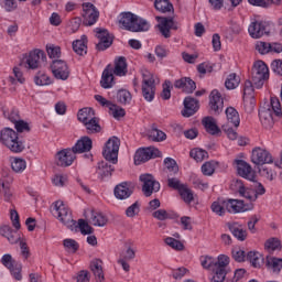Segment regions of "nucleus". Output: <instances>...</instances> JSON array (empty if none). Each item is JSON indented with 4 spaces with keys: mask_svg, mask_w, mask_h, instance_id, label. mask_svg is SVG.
I'll return each instance as SVG.
<instances>
[{
    "mask_svg": "<svg viewBox=\"0 0 282 282\" xmlns=\"http://www.w3.org/2000/svg\"><path fill=\"white\" fill-rule=\"evenodd\" d=\"M256 50L259 52V54H270L272 52V43L263 42V41H258L256 43Z\"/></svg>",
    "mask_w": 282,
    "mask_h": 282,
    "instance_id": "obj_54",
    "label": "nucleus"
},
{
    "mask_svg": "<svg viewBox=\"0 0 282 282\" xmlns=\"http://www.w3.org/2000/svg\"><path fill=\"white\" fill-rule=\"evenodd\" d=\"M251 162L257 166H263V164H272L274 159L268 150L263 148H254L251 153Z\"/></svg>",
    "mask_w": 282,
    "mask_h": 282,
    "instance_id": "obj_9",
    "label": "nucleus"
},
{
    "mask_svg": "<svg viewBox=\"0 0 282 282\" xmlns=\"http://www.w3.org/2000/svg\"><path fill=\"white\" fill-rule=\"evenodd\" d=\"M247 261H250L253 268H261V263H263V256L257 251H249L247 253Z\"/></svg>",
    "mask_w": 282,
    "mask_h": 282,
    "instance_id": "obj_40",
    "label": "nucleus"
},
{
    "mask_svg": "<svg viewBox=\"0 0 282 282\" xmlns=\"http://www.w3.org/2000/svg\"><path fill=\"white\" fill-rule=\"evenodd\" d=\"M227 213L231 215H237V213H247V210H252L254 206L252 204H245L241 199H225Z\"/></svg>",
    "mask_w": 282,
    "mask_h": 282,
    "instance_id": "obj_16",
    "label": "nucleus"
},
{
    "mask_svg": "<svg viewBox=\"0 0 282 282\" xmlns=\"http://www.w3.org/2000/svg\"><path fill=\"white\" fill-rule=\"evenodd\" d=\"M51 213L53 217H56V219L64 224L68 230H77L78 226L76 225V220L72 218V213H69V209L65 207L63 200L53 203Z\"/></svg>",
    "mask_w": 282,
    "mask_h": 282,
    "instance_id": "obj_3",
    "label": "nucleus"
},
{
    "mask_svg": "<svg viewBox=\"0 0 282 282\" xmlns=\"http://www.w3.org/2000/svg\"><path fill=\"white\" fill-rule=\"evenodd\" d=\"M165 243L170 246V248H173L174 250H182L184 248V243H182V241L172 237L165 238Z\"/></svg>",
    "mask_w": 282,
    "mask_h": 282,
    "instance_id": "obj_63",
    "label": "nucleus"
},
{
    "mask_svg": "<svg viewBox=\"0 0 282 282\" xmlns=\"http://www.w3.org/2000/svg\"><path fill=\"white\" fill-rule=\"evenodd\" d=\"M119 28L128 32H149L151 24L149 21L128 11L120 14Z\"/></svg>",
    "mask_w": 282,
    "mask_h": 282,
    "instance_id": "obj_1",
    "label": "nucleus"
},
{
    "mask_svg": "<svg viewBox=\"0 0 282 282\" xmlns=\"http://www.w3.org/2000/svg\"><path fill=\"white\" fill-rule=\"evenodd\" d=\"M109 111L116 120H120V118H124V116H127V111H124V109L122 107H120L116 104H112L109 107Z\"/></svg>",
    "mask_w": 282,
    "mask_h": 282,
    "instance_id": "obj_52",
    "label": "nucleus"
},
{
    "mask_svg": "<svg viewBox=\"0 0 282 282\" xmlns=\"http://www.w3.org/2000/svg\"><path fill=\"white\" fill-rule=\"evenodd\" d=\"M199 260L202 268H204L205 270H209V268H215V258L210 256H202Z\"/></svg>",
    "mask_w": 282,
    "mask_h": 282,
    "instance_id": "obj_62",
    "label": "nucleus"
},
{
    "mask_svg": "<svg viewBox=\"0 0 282 282\" xmlns=\"http://www.w3.org/2000/svg\"><path fill=\"white\" fill-rule=\"evenodd\" d=\"M89 268L97 282L105 281V272L102 271V260L94 259L93 261H90Z\"/></svg>",
    "mask_w": 282,
    "mask_h": 282,
    "instance_id": "obj_32",
    "label": "nucleus"
},
{
    "mask_svg": "<svg viewBox=\"0 0 282 282\" xmlns=\"http://www.w3.org/2000/svg\"><path fill=\"white\" fill-rule=\"evenodd\" d=\"M155 158H162V152L158 148H141L134 154V164L140 166V164L149 162V160H155Z\"/></svg>",
    "mask_w": 282,
    "mask_h": 282,
    "instance_id": "obj_6",
    "label": "nucleus"
},
{
    "mask_svg": "<svg viewBox=\"0 0 282 282\" xmlns=\"http://www.w3.org/2000/svg\"><path fill=\"white\" fill-rule=\"evenodd\" d=\"M137 215H140V203L139 202H134L132 205H130L126 209L127 217L133 218V217H137Z\"/></svg>",
    "mask_w": 282,
    "mask_h": 282,
    "instance_id": "obj_60",
    "label": "nucleus"
},
{
    "mask_svg": "<svg viewBox=\"0 0 282 282\" xmlns=\"http://www.w3.org/2000/svg\"><path fill=\"white\" fill-rule=\"evenodd\" d=\"M76 226L79 228L82 235H91L94 232V228L89 226V223L85 221V219H79Z\"/></svg>",
    "mask_w": 282,
    "mask_h": 282,
    "instance_id": "obj_58",
    "label": "nucleus"
},
{
    "mask_svg": "<svg viewBox=\"0 0 282 282\" xmlns=\"http://www.w3.org/2000/svg\"><path fill=\"white\" fill-rule=\"evenodd\" d=\"M191 158L196 162H204V160H208V152L202 149H194L189 152Z\"/></svg>",
    "mask_w": 282,
    "mask_h": 282,
    "instance_id": "obj_50",
    "label": "nucleus"
},
{
    "mask_svg": "<svg viewBox=\"0 0 282 282\" xmlns=\"http://www.w3.org/2000/svg\"><path fill=\"white\" fill-rule=\"evenodd\" d=\"M267 268H270L273 272H281L282 259L267 256Z\"/></svg>",
    "mask_w": 282,
    "mask_h": 282,
    "instance_id": "obj_46",
    "label": "nucleus"
},
{
    "mask_svg": "<svg viewBox=\"0 0 282 282\" xmlns=\"http://www.w3.org/2000/svg\"><path fill=\"white\" fill-rule=\"evenodd\" d=\"M202 124L205 128V131L209 133V135H217L218 133H221V129L217 126V120L213 117H205L202 120Z\"/></svg>",
    "mask_w": 282,
    "mask_h": 282,
    "instance_id": "obj_31",
    "label": "nucleus"
},
{
    "mask_svg": "<svg viewBox=\"0 0 282 282\" xmlns=\"http://www.w3.org/2000/svg\"><path fill=\"white\" fill-rule=\"evenodd\" d=\"M271 111H273V113L275 116H281L282 115V110H281V101L279 100V98L276 97H271Z\"/></svg>",
    "mask_w": 282,
    "mask_h": 282,
    "instance_id": "obj_64",
    "label": "nucleus"
},
{
    "mask_svg": "<svg viewBox=\"0 0 282 282\" xmlns=\"http://www.w3.org/2000/svg\"><path fill=\"white\" fill-rule=\"evenodd\" d=\"M47 56L42 50L32 51L26 58V69H39L41 67V61L45 63Z\"/></svg>",
    "mask_w": 282,
    "mask_h": 282,
    "instance_id": "obj_18",
    "label": "nucleus"
},
{
    "mask_svg": "<svg viewBox=\"0 0 282 282\" xmlns=\"http://www.w3.org/2000/svg\"><path fill=\"white\" fill-rule=\"evenodd\" d=\"M191 271L186 269L185 267H180L172 270V276L175 279V281H182L186 274H189Z\"/></svg>",
    "mask_w": 282,
    "mask_h": 282,
    "instance_id": "obj_56",
    "label": "nucleus"
},
{
    "mask_svg": "<svg viewBox=\"0 0 282 282\" xmlns=\"http://www.w3.org/2000/svg\"><path fill=\"white\" fill-rule=\"evenodd\" d=\"M264 246L269 252H274V250H281V240L279 238H270Z\"/></svg>",
    "mask_w": 282,
    "mask_h": 282,
    "instance_id": "obj_57",
    "label": "nucleus"
},
{
    "mask_svg": "<svg viewBox=\"0 0 282 282\" xmlns=\"http://www.w3.org/2000/svg\"><path fill=\"white\" fill-rule=\"evenodd\" d=\"M241 83V77L237 76L235 73L228 75L227 79L225 80L226 89H237Z\"/></svg>",
    "mask_w": 282,
    "mask_h": 282,
    "instance_id": "obj_43",
    "label": "nucleus"
},
{
    "mask_svg": "<svg viewBox=\"0 0 282 282\" xmlns=\"http://www.w3.org/2000/svg\"><path fill=\"white\" fill-rule=\"evenodd\" d=\"M84 126L86 127L87 133H100V131H102L100 123H98V118L96 117L89 121H86Z\"/></svg>",
    "mask_w": 282,
    "mask_h": 282,
    "instance_id": "obj_44",
    "label": "nucleus"
},
{
    "mask_svg": "<svg viewBox=\"0 0 282 282\" xmlns=\"http://www.w3.org/2000/svg\"><path fill=\"white\" fill-rule=\"evenodd\" d=\"M235 164L237 173L240 175V177L249 180V182H254V172H252V166L248 162L243 160H236Z\"/></svg>",
    "mask_w": 282,
    "mask_h": 282,
    "instance_id": "obj_20",
    "label": "nucleus"
},
{
    "mask_svg": "<svg viewBox=\"0 0 282 282\" xmlns=\"http://www.w3.org/2000/svg\"><path fill=\"white\" fill-rule=\"evenodd\" d=\"M148 138L152 142H164L166 140V133L158 128H152L148 133Z\"/></svg>",
    "mask_w": 282,
    "mask_h": 282,
    "instance_id": "obj_42",
    "label": "nucleus"
},
{
    "mask_svg": "<svg viewBox=\"0 0 282 282\" xmlns=\"http://www.w3.org/2000/svg\"><path fill=\"white\" fill-rule=\"evenodd\" d=\"M227 228L238 239V241H246L248 238V231L243 228V225L232 221V223H227Z\"/></svg>",
    "mask_w": 282,
    "mask_h": 282,
    "instance_id": "obj_24",
    "label": "nucleus"
},
{
    "mask_svg": "<svg viewBox=\"0 0 282 282\" xmlns=\"http://www.w3.org/2000/svg\"><path fill=\"white\" fill-rule=\"evenodd\" d=\"M133 195V189L129 187V183L123 182L115 187V197L117 199H129Z\"/></svg>",
    "mask_w": 282,
    "mask_h": 282,
    "instance_id": "obj_29",
    "label": "nucleus"
},
{
    "mask_svg": "<svg viewBox=\"0 0 282 282\" xmlns=\"http://www.w3.org/2000/svg\"><path fill=\"white\" fill-rule=\"evenodd\" d=\"M225 113L227 118V123L225 124H229L231 127H235V129H238L239 124H241V119L239 118V112L237 111V109H235V107H228L225 110Z\"/></svg>",
    "mask_w": 282,
    "mask_h": 282,
    "instance_id": "obj_30",
    "label": "nucleus"
},
{
    "mask_svg": "<svg viewBox=\"0 0 282 282\" xmlns=\"http://www.w3.org/2000/svg\"><path fill=\"white\" fill-rule=\"evenodd\" d=\"M115 76H127V58L119 57L115 61V68H112Z\"/></svg>",
    "mask_w": 282,
    "mask_h": 282,
    "instance_id": "obj_37",
    "label": "nucleus"
},
{
    "mask_svg": "<svg viewBox=\"0 0 282 282\" xmlns=\"http://www.w3.org/2000/svg\"><path fill=\"white\" fill-rule=\"evenodd\" d=\"M183 105L184 110H182V116L184 118H191V116H195L199 110V100L193 97H185Z\"/></svg>",
    "mask_w": 282,
    "mask_h": 282,
    "instance_id": "obj_21",
    "label": "nucleus"
},
{
    "mask_svg": "<svg viewBox=\"0 0 282 282\" xmlns=\"http://www.w3.org/2000/svg\"><path fill=\"white\" fill-rule=\"evenodd\" d=\"M109 223V218L100 212H91V217H90V224L93 226H98L99 228H104L106 224Z\"/></svg>",
    "mask_w": 282,
    "mask_h": 282,
    "instance_id": "obj_34",
    "label": "nucleus"
},
{
    "mask_svg": "<svg viewBox=\"0 0 282 282\" xmlns=\"http://www.w3.org/2000/svg\"><path fill=\"white\" fill-rule=\"evenodd\" d=\"M178 194L181 195L182 199L185 202V204H191V202H193L195 199L194 195H193V191H191V188H188L187 185H185L180 192Z\"/></svg>",
    "mask_w": 282,
    "mask_h": 282,
    "instance_id": "obj_53",
    "label": "nucleus"
},
{
    "mask_svg": "<svg viewBox=\"0 0 282 282\" xmlns=\"http://www.w3.org/2000/svg\"><path fill=\"white\" fill-rule=\"evenodd\" d=\"M0 235L8 239L10 243H19L21 241V236L19 235V229H12L9 225L0 227Z\"/></svg>",
    "mask_w": 282,
    "mask_h": 282,
    "instance_id": "obj_27",
    "label": "nucleus"
},
{
    "mask_svg": "<svg viewBox=\"0 0 282 282\" xmlns=\"http://www.w3.org/2000/svg\"><path fill=\"white\" fill-rule=\"evenodd\" d=\"M57 166H72L74 160H76V154L73 152L72 148L61 150L56 153Z\"/></svg>",
    "mask_w": 282,
    "mask_h": 282,
    "instance_id": "obj_19",
    "label": "nucleus"
},
{
    "mask_svg": "<svg viewBox=\"0 0 282 282\" xmlns=\"http://www.w3.org/2000/svg\"><path fill=\"white\" fill-rule=\"evenodd\" d=\"M82 17L84 19L83 23L84 25H94L96 21H98V18L100 17V12H98V9H96V6H94L91 2L83 3V13Z\"/></svg>",
    "mask_w": 282,
    "mask_h": 282,
    "instance_id": "obj_11",
    "label": "nucleus"
},
{
    "mask_svg": "<svg viewBox=\"0 0 282 282\" xmlns=\"http://www.w3.org/2000/svg\"><path fill=\"white\" fill-rule=\"evenodd\" d=\"M186 184H183L182 181L177 178V174L167 175V186L174 191H181Z\"/></svg>",
    "mask_w": 282,
    "mask_h": 282,
    "instance_id": "obj_45",
    "label": "nucleus"
},
{
    "mask_svg": "<svg viewBox=\"0 0 282 282\" xmlns=\"http://www.w3.org/2000/svg\"><path fill=\"white\" fill-rule=\"evenodd\" d=\"M259 118L264 129H272L274 127V118L272 117V109L269 106H263L259 110Z\"/></svg>",
    "mask_w": 282,
    "mask_h": 282,
    "instance_id": "obj_23",
    "label": "nucleus"
},
{
    "mask_svg": "<svg viewBox=\"0 0 282 282\" xmlns=\"http://www.w3.org/2000/svg\"><path fill=\"white\" fill-rule=\"evenodd\" d=\"M234 191H237L240 197H245L248 202H257V193H254V188L252 185L246 187L241 180H234L231 183Z\"/></svg>",
    "mask_w": 282,
    "mask_h": 282,
    "instance_id": "obj_14",
    "label": "nucleus"
},
{
    "mask_svg": "<svg viewBox=\"0 0 282 282\" xmlns=\"http://www.w3.org/2000/svg\"><path fill=\"white\" fill-rule=\"evenodd\" d=\"M93 141L89 137H82L73 148H70L76 155L77 153H87L91 151Z\"/></svg>",
    "mask_w": 282,
    "mask_h": 282,
    "instance_id": "obj_28",
    "label": "nucleus"
},
{
    "mask_svg": "<svg viewBox=\"0 0 282 282\" xmlns=\"http://www.w3.org/2000/svg\"><path fill=\"white\" fill-rule=\"evenodd\" d=\"M212 213H215V215H218V217H224L226 215L227 209H226V199L224 198H218L214 203H212Z\"/></svg>",
    "mask_w": 282,
    "mask_h": 282,
    "instance_id": "obj_38",
    "label": "nucleus"
},
{
    "mask_svg": "<svg viewBox=\"0 0 282 282\" xmlns=\"http://www.w3.org/2000/svg\"><path fill=\"white\" fill-rule=\"evenodd\" d=\"M248 32L251 39H261V36L270 34V23L265 21H253L250 23Z\"/></svg>",
    "mask_w": 282,
    "mask_h": 282,
    "instance_id": "obj_13",
    "label": "nucleus"
},
{
    "mask_svg": "<svg viewBox=\"0 0 282 282\" xmlns=\"http://www.w3.org/2000/svg\"><path fill=\"white\" fill-rule=\"evenodd\" d=\"M131 93L127 89H120L117 93V100L120 105H130L131 104Z\"/></svg>",
    "mask_w": 282,
    "mask_h": 282,
    "instance_id": "obj_48",
    "label": "nucleus"
},
{
    "mask_svg": "<svg viewBox=\"0 0 282 282\" xmlns=\"http://www.w3.org/2000/svg\"><path fill=\"white\" fill-rule=\"evenodd\" d=\"M154 8L158 12H162V14H166V12H173V3L170 0H155Z\"/></svg>",
    "mask_w": 282,
    "mask_h": 282,
    "instance_id": "obj_39",
    "label": "nucleus"
},
{
    "mask_svg": "<svg viewBox=\"0 0 282 282\" xmlns=\"http://www.w3.org/2000/svg\"><path fill=\"white\" fill-rule=\"evenodd\" d=\"M0 142L11 150L12 153H23L25 142L19 138V133L11 128H3L0 131Z\"/></svg>",
    "mask_w": 282,
    "mask_h": 282,
    "instance_id": "obj_2",
    "label": "nucleus"
},
{
    "mask_svg": "<svg viewBox=\"0 0 282 282\" xmlns=\"http://www.w3.org/2000/svg\"><path fill=\"white\" fill-rule=\"evenodd\" d=\"M209 107L216 116H219V113L224 111V98H221V94H219L218 90L210 93Z\"/></svg>",
    "mask_w": 282,
    "mask_h": 282,
    "instance_id": "obj_22",
    "label": "nucleus"
},
{
    "mask_svg": "<svg viewBox=\"0 0 282 282\" xmlns=\"http://www.w3.org/2000/svg\"><path fill=\"white\" fill-rule=\"evenodd\" d=\"M77 118L79 122L85 124L86 122H89L93 118H95L94 109L91 108H83L78 111Z\"/></svg>",
    "mask_w": 282,
    "mask_h": 282,
    "instance_id": "obj_41",
    "label": "nucleus"
},
{
    "mask_svg": "<svg viewBox=\"0 0 282 282\" xmlns=\"http://www.w3.org/2000/svg\"><path fill=\"white\" fill-rule=\"evenodd\" d=\"M164 166L166 175H180V166L173 158H165Z\"/></svg>",
    "mask_w": 282,
    "mask_h": 282,
    "instance_id": "obj_36",
    "label": "nucleus"
},
{
    "mask_svg": "<svg viewBox=\"0 0 282 282\" xmlns=\"http://www.w3.org/2000/svg\"><path fill=\"white\" fill-rule=\"evenodd\" d=\"M120 151V139L118 137L110 138L102 151V155L109 164H118V153Z\"/></svg>",
    "mask_w": 282,
    "mask_h": 282,
    "instance_id": "obj_5",
    "label": "nucleus"
},
{
    "mask_svg": "<svg viewBox=\"0 0 282 282\" xmlns=\"http://www.w3.org/2000/svg\"><path fill=\"white\" fill-rule=\"evenodd\" d=\"M1 263H2V265H4V268H8V270H10V272L13 274V276L17 281H21L22 267H21V263L17 262V260L12 259V254L7 253V254L2 256Z\"/></svg>",
    "mask_w": 282,
    "mask_h": 282,
    "instance_id": "obj_17",
    "label": "nucleus"
},
{
    "mask_svg": "<svg viewBox=\"0 0 282 282\" xmlns=\"http://www.w3.org/2000/svg\"><path fill=\"white\" fill-rule=\"evenodd\" d=\"M35 85L44 87L46 85H52V79L46 74L39 72L34 77Z\"/></svg>",
    "mask_w": 282,
    "mask_h": 282,
    "instance_id": "obj_51",
    "label": "nucleus"
},
{
    "mask_svg": "<svg viewBox=\"0 0 282 282\" xmlns=\"http://www.w3.org/2000/svg\"><path fill=\"white\" fill-rule=\"evenodd\" d=\"M142 96L147 102H153L155 98V78L150 73L143 74Z\"/></svg>",
    "mask_w": 282,
    "mask_h": 282,
    "instance_id": "obj_8",
    "label": "nucleus"
},
{
    "mask_svg": "<svg viewBox=\"0 0 282 282\" xmlns=\"http://www.w3.org/2000/svg\"><path fill=\"white\" fill-rule=\"evenodd\" d=\"M11 169L14 173H23L28 169V163L21 158H14L11 162Z\"/></svg>",
    "mask_w": 282,
    "mask_h": 282,
    "instance_id": "obj_47",
    "label": "nucleus"
},
{
    "mask_svg": "<svg viewBox=\"0 0 282 282\" xmlns=\"http://www.w3.org/2000/svg\"><path fill=\"white\" fill-rule=\"evenodd\" d=\"M95 32L99 40V43L96 45V50H98V52H105V50H109V47L113 45V34L109 33L108 30L97 28L95 29Z\"/></svg>",
    "mask_w": 282,
    "mask_h": 282,
    "instance_id": "obj_10",
    "label": "nucleus"
},
{
    "mask_svg": "<svg viewBox=\"0 0 282 282\" xmlns=\"http://www.w3.org/2000/svg\"><path fill=\"white\" fill-rule=\"evenodd\" d=\"M243 105H245L246 112L252 113V111H254V106L257 105V101L254 100V96L243 97Z\"/></svg>",
    "mask_w": 282,
    "mask_h": 282,
    "instance_id": "obj_61",
    "label": "nucleus"
},
{
    "mask_svg": "<svg viewBox=\"0 0 282 282\" xmlns=\"http://www.w3.org/2000/svg\"><path fill=\"white\" fill-rule=\"evenodd\" d=\"M113 171H116V167L109 164V162L101 161L98 163V175H100L101 180H105V177H111V175H113Z\"/></svg>",
    "mask_w": 282,
    "mask_h": 282,
    "instance_id": "obj_33",
    "label": "nucleus"
},
{
    "mask_svg": "<svg viewBox=\"0 0 282 282\" xmlns=\"http://www.w3.org/2000/svg\"><path fill=\"white\" fill-rule=\"evenodd\" d=\"M139 180L143 184L142 193L145 197H151V195H153V193H159L160 182H158L153 175L141 174Z\"/></svg>",
    "mask_w": 282,
    "mask_h": 282,
    "instance_id": "obj_7",
    "label": "nucleus"
},
{
    "mask_svg": "<svg viewBox=\"0 0 282 282\" xmlns=\"http://www.w3.org/2000/svg\"><path fill=\"white\" fill-rule=\"evenodd\" d=\"M113 85H116V82H113V66L109 64L106 66V68L102 72L100 86L104 89H111Z\"/></svg>",
    "mask_w": 282,
    "mask_h": 282,
    "instance_id": "obj_26",
    "label": "nucleus"
},
{
    "mask_svg": "<svg viewBox=\"0 0 282 282\" xmlns=\"http://www.w3.org/2000/svg\"><path fill=\"white\" fill-rule=\"evenodd\" d=\"M230 263V258L226 254L218 256V260H215V268L220 270H228Z\"/></svg>",
    "mask_w": 282,
    "mask_h": 282,
    "instance_id": "obj_55",
    "label": "nucleus"
},
{
    "mask_svg": "<svg viewBox=\"0 0 282 282\" xmlns=\"http://www.w3.org/2000/svg\"><path fill=\"white\" fill-rule=\"evenodd\" d=\"M213 272H214V275L212 278V282L226 281V274H228V269H219L217 267H214Z\"/></svg>",
    "mask_w": 282,
    "mask_h": 282,
    "instance_id": "obj_49",
    "label": "nucleus"
},
{
    "mask_svg": "<svg viewBox=\"0 0 282 282\" xmlns=\"http://www.w3.org/2000/svg\"><path fill=\"white\" fill-rule=\"evenodd\" d=\"M175 89H182L184 94H193L197 89V85L189 77H183L174 82Z\"/></svg>",
    "mask_w": 282,
    "mask_h": 282,
    "instance_id": "obj_25",
    "label": "nucleus"
},
{
    "mask_svg": "<svg viewBox=\"0 0 282 282\" xmlns=\"http://www.w3.org/2000/svg\"><path fill=\"white\" fill-rule=\"evenodd\" d=\"M46 52L50 58H61V46H56L54 44H47Z\"/></svg>",
    "mask_w": 282,
    "mask_h": 282,
    "instance_id": "obj_59",
    "label": "nucleus"
},
{
    "mask_svg": "<svg viewBox=\"0 0 282 282\" xmlns=\"http://www.w3.org/2000/svg\"><path fill=\"white\" fill-rule=\"evenodd\" d=\"M268 78H270L268 65H265L263 61L256 62L252 68V83L256 89H261Z\"/></svg>",
    "mask_w": 282,
    "mask_h": 282,
    "instance_id": "obj_4",
    "label": "nucleus"
},
{
    "mask_svg": "<svg viewBox=\"0 0 282 282\" xmlns=\"http://www.w3.org/2000/svg\"><path fill=\"white\" fill-rule=\"evenodd\" d=\"M155 20L159 22L156 28H159L161 34L164 39H171V30H177L180 26L173 18L155 17Z\"/></svg>",
    "mask_w": 282,
    "mask_h": 282,
    "instance_id": "obj_12",
    "label": "nucleus"
},
{
    "mask_svg": "<svg viewBox=\"0 0 282 282\" xmlns=\"http://www.w3.org/2000/svg\"><path fill=\"white\" fill-rule=\"evenodd\" d=\"M73 50L78 56H85L87 54V36L83 35L82 40L74 41Z\"/></svg>",
    "mask_w": 282,
    "mask_h": 282,
    "instance_id": "obj_35",
    "label": "nucleus"
},
{
    "mask_svg": "<svg viewBox=\"0 0 282 282\" xmlns=\"http://www.w3.org/2000/svg\"><path fill=\"white\" fill-rule=\"evenodd\" d=\"M51 69L57 80H67L69 78V67L65 61L54 59Z\"/></svg>",
    "mask_w": 282,
    "mask_h": 282,
    "instance_id": "obj_15",
    "label": "nucleus"
}]
</instances>
